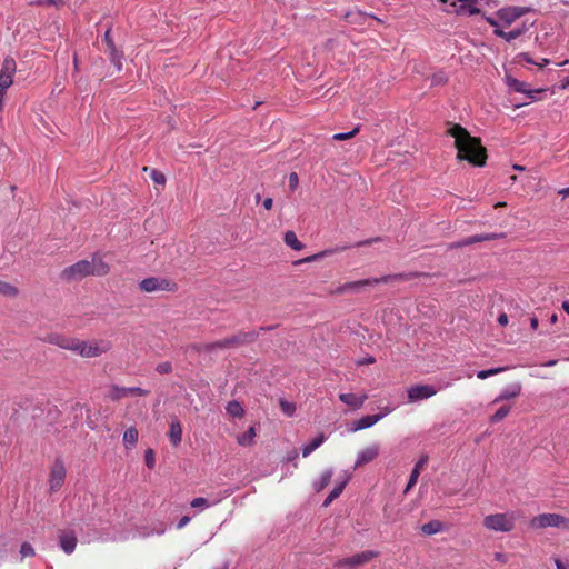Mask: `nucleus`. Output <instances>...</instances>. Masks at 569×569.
<instances>
[{"label":"nucleus","mask_w":569,"mask_h":569,"mask_svg":"<svg viewBox=\"0 0 569 569\" xmlns=\"http://www.w3.org/2000/svg\"><path fill=\"white\" fill-rule=\"evenodd\" d=\"M446 134L455 139L459 160H466L477 167L486 164L487 153L479 138L471 137L467 129L457 123H448Z\"/></svg>","instance_id":"obj_1"},{"label":"nucleus","mask_w":569,"mask_h":569,"mask_svg":"<svg viewBox=\"0 0 569 569\" xmlns=\"http://www.w3.org/2000/svg\"><path fill=\"white\" fill-rule=\"evenodd\" d=\"M109 272V266L103 259L94 254L90 260H81L63 270V277L68 280H78L87 276H104Z\"/></svg>","instance_id":"obj_2"},{"label":"nucleus","mask_w":569,"mask_h":569,"mask_svg":"<svg viewBox=\"0 0 569 569\" xmlns=\"http://www.w3.org/2000/svg\"><path fill=\"white\" fill-rule=\"evenodd\" d=\"M76 353L83 358H96L111 350L112 343L107 339L77 340Z\"/></svg>","instance_id":"obj_3"},{"label":"nucleus","mask_w":569,"mask_h":569,"mask_svg":"<svg viewBox=\"0 0 569 569\" xmlns=\"http://www.w3.org/2000/svg\"><path fill=\"white\" fill-rule=\"evenodd\" d=\"M402 274L383 276L380 278H368L363 280L350 281L339 286L335 292L338 295L345 293H357L360 292L365 287L375 286L379 283H387L391 279H402Z\"/></svg>","instance_id":"obj_4"},{"label":"nucleus","mask_w":569,"mask_h":569,"mask_svg":"<svg viewBox=\"0 0 569 569\" xmlns=\"http://www.w3.org/2000/svg\"><path fill=\"white\" fill-rule=\"evenodd\" d=\"M516 517L513 513H495L483 518V526L488 530L509 532L513 529Z\"/></svg>","instance_id":"obj_5"},{"label":"nucleus","mask_w":569,"mask_h":569,"mask_svg":"<svg viewBox=\"0 0 569 569\" xmlns=\"http://www.w3.org/2000/svg\"><path fill=\"white\" fill-rule=\"evenodd\" d=\"M256 338H257V333L253 332V331L239 332V333H237V335H234L232 337H229V338H226L223 340H220V341L211 343L208 347V349L209 350H216L218 348H220V349L233 348V347L246 345L248 342H252V341H254Z\"/></svg>","instance_id":"obj_6"},{"label":"nucleus","mask_w":569,"mask_h":569,"mask_svg":"<svg viewBox=\"0 0 569 569\" xmlns=\"http://www.w3.org/2000/svg\"><path fill=\"white\" fill-rule=\"evenodd\" d=\"M139 288L143 292L174 291L177 284L166 278L149 277L140 281Z\"/></svg>","instance_id":"obj_7"},{"label":"nucleus","mask_w":569,"mask_h":569,"mask_svg":"<svg viewBox=\"0 0 569 569\" xmlns=\"http://www.w3.org/2000/svg\"><path fill=\"white\" fill-rule=\"evenodd\" d=\"M378 556H379L378 551L367 550V551H362L360 553H356L351 557L341 558L335 562L333 567H336V568H341V567L357 568L359 566H362V565L369 562L371 559L377 558Z\"/></svg>","instance_id":"obj_8"},{"label":"nucleus","mask_w":569,"mask_h":569,"mask_svg":"<svg viewBox=\"0 0 569 569\" xmlns=\"http://www.w3.org/2000/svg\"><path fill=\"white\" fill-rule=\"evenodd\" d=\"M532 528L555 527L565 529V517L558 513H541L531 520Z\"/></svg>","instance_id":"obj_9"},{"label":"nucleus","mask_w":569,"mask_h":569,"mask_svg":"<svg viewBox=\"0 0 569 569\" xmlns=\"http://www.w3.org/2000/svg\"><path fill=\"white\" fill-rule=\"evenodd\" d=\"M67 471L61 460H56L51 466L49 475V489L51 492L58 491L62 488L66 480Z\"/></svg>","instance_id":"obj_10"},{"label":"nucleus","mask_w":569,"mask_h":569,"mask_svg":"<svg viewBox=\"0 0 569 569\" xmlns=\"http://www.w3.org/2000/svg\"><path fill=\"white\" fill-rule=\"evenodd\" d=\"M438 392L431 385H416L408 389V399L410 402L429 399Z\"/></svg>","instance_id":"obj_11"},{"label":"nucleus","mask_w":569,"mask_h":569,"mask_svg":"<svg viewBox=\"0 0 569 569\" xmlns=\"http://www.w3.org/2000/svg\"><path fill=\"white\" fill-rule=\"evenodd\" d=\"M531 8L529 7H506L498 10V17L507 24H511L520 17L529 13Z\"/></svg>","instance_id":"obj_12"},{"label":"nucleus","mask_w":569,"mask_h":569,"mask_svg":"<svg viewBox=\"0 0 569 569\" xmlns=\"http://www.w3.org/2000/svg\"><path fill=\"white\" fill-rule=\"evenodd\" d=\"M16 72V61L6 58L0 70V91H6L12 84V77Z\"/></svg>","instance_id":"obj_13"},{"label":"nucleus","mask_w":569,"mask_h":569,"mask_svg":"<svg viewBox=\"0 0 569 569\" xmlns=\"http://www.w3.org/2000/svg\"><path fill=\"white\" fill-rule=\"evenodd\" d=\"M77 338L66 337L59 333H50L44 339L46 342L58 346L62 349L73 351L77 349Z\"/></svg>","instance_id":"obj_14"},{"label":"nucleus","mask_w":569,"mask_h":569,"mask_svg":"<svg viewBox=\"0 0 569 569\" xmlns=\"http://www.w3.org/2000/svg\"><path fill=\"white\" fill-rule=\"evenodd\" d=\"M379 451L380 446L378 443H372L366 447L365 449L360 450L357 455L355 469L375 460L378 457Z\"/></svg>","instance_id":"obj_15"},{"label":"nucleus","mask_w":569,"mask_h":569,"mask_svg":"<svg viewBox=\"0 0 569 569\" xmlns=\"http://www.w3.org/2000/svg\"><path fill=\"white\" fill-rule=\"evenodd\" d=\"M506 83L512 90H515L517 92L526 93L532 100L536 99V96L538 93L542 92V90H529L526 82H522L511 76L506 77Z\"/></svg>","instance_id":"obj_16"},{"label":"nucleus","mask_w":569,"mask_h":569,"mask_svg":"<svg viewBox=\"0 0 569 569\" xmlns=\"http://www.w3.org/2000/svg\"><path fill=\"white\" fill-rule=\"evenodd\" d=\"M428 461V457L427 456H423L421 457L415 465L411 473H410V477H409V480H408V483L403 490V493H408L410 491V489L417 483L418 481V478L420 476V472L421 470L425 468L426 463Z\"/></svg>","instance_id":"obj_17"},{"label":"nucleus","mask_w":569,"mask_h":569,"mask_svg":"<svg viewBox=\"0 0 569 569\" xmlns=\"http://www.w3.org/2000/svg\"><path fill=\"white\" fill-rule=\"evenodd\" d=\"M380 420H381V416H377V415L363 416L352 423L350 430L356 432V431H359L362 429H367V428L372 427Z\"/></svg>","instance_id":"obj_18"},{"label":"nucleus","mask_w":569,"mask_h":569,"mask_svg":"<svg viewBox=\"0 0 569 569\" xmlns=\"http://www.w3.org/2000/svg\"><path fill=\"white\" fill-rule=\"evenodd\" d=\"M368 396L366 393L361 396H357L355 393H340L339 399L346 403L347 406L359 409L363 406L365 401L367 400Z\"/></svg>","instance_id":"obj_19"},{"label":"nucleus","mask_w":569,"mask_h":569,"mask_svg":"<svg viewBox=\"0 0 569 569\" xmlns=\"http://www.w3.org/2000/svg\"><path fill=\"white\" fill-rule=\"evenodd\" d=\"M59 540H60V547L62 548V550L66 553L70 555L74 551L76 546H77V538L73 532L62 531L59 535Z\"/></svg>","instance_id":"obj_20"},{"label":"nucleus","mask_w":569,"mask_h":569,"mask_svg":"<svg viewBox=\"0 0 569 569\" xmlns=\"http://www.w3.org/2000/svg\"><path fill=\"white\" fill-rule=\"evenodd\" d=\"M521 385L515 382L507 388H505L500 395L493 400V403H498L503 400L517 398L521 393Z\"/></svg>","instance_id":"obj_21"},{"label":"nucleus","mask_w":569,"mask_h":569,"mask_svg":"<svg viewBox=\"0 0 569 569\" xmlns=\"http://www.w3.org/2000/svg\"><path fill=\"white\" fill-rule=\"evenodd\" d=\"M168 437L173 447H177L180 445L181 439H182V427L178 420L171 421L170 427H169Z\"/></svg>","instance_id":"obj_22"},{"label":"nucleus","mask_w":569,"mask_h":569,"mask_svg":"<svg viewBox=\"0 0 569 569\" xmlns=\"http://www.w3.org/2000/svg\"><path fill=\"white\" fill-rule=\"evenodd\" d=\"M500 237H501V234H497V233L476 234V236L467 237V238L460 240V244L466 247V246H471L477 242L495 240Z\"/></svg>","instance_id":"obj_23"},{"label":"nucleus","mask_w":569,"mask_h":569,"mask_svg":"<svg viewBox=\"0 0 569 569\" xmlns=\"http://www.w3.org/2000/svg\"><path fill=\"white\" fill-rule=\"evenodd\" d=\"M103 40L106 41V43L108 46L111 61L117 66L118 70H120L121 69V62H120L121 57L118 53L116 46L110 37V30L106 31Z\"/></svg>","instance_id":"obj_24"},{"label":"nucleus","mask_w":569,"mask_h":569,"mask_svg":"<svg viewBox=\"0 0 569 569\" xmlns=\"http://www.w3.org/2000/svg\"><path fill=\"white\" fill-rule=\"evenodd\" d=\"M138 438H139L138 429L136 427L128 428L123 433L124 447L127 449H132L137 445Z\"/></svg>","instance_id":"obj_25"},{"label":"nucleus","mask_w":569,"mask_h":569,"mask_svg":"<svg viewBox=\"0 0 569 569\" xmlns=\"http://www.w3.org/2000/svg\"><path fill=\"white\" fill-rule=\"evenodd\" d=\"M332 470L331 469H327L325 470L320 477L315 480L313 482V489L317 491V492H320L321 490H323L330 482L331 478H332Z\"/></svg>","instance_id":"obj_26"},{"label":"nucleus","mask_w":569,"mask_h":569,"mask_svg":"<svg viewBox=\"0 0 569 569\" xmlns=\"http://www.w3.org/2000/svg\"><path fill=\"white\" fill-rule=\"evenodd\" d=\"M284 243L296 251H300L305 248L303 243L298 239L293 231H287L283 237Z\"/></svg>","instance_id":"obj_27"},{"label":"nucleus","mask_w":569,"mask_h":569,"mask_svg":"<svg viewBox=\"0 0 569 569\" xmlns=\"http://www.w3.org/2000/svg\"><path fill=\"white\" fill-rule=\"evenodd\" d=\"M256 436L254 427H250L247 432L237 437V442L241 447H250L253 445Z\"/></svg>","instance_id":"obj_28"},{"label":"nucleus","mask_w":569,"mask_h":569,"mask_svg":"<svg viewBox=\"0 0 569 569\" xmlns=\"http://www.w3.org/2000/svg\"><path fill=\"white\" fill-rule=\"evenodd\" d=\"M326 440V437L323 433H320L318 437H316L312 441L305 445L302 447V456L306 458L310 453H312L316 449H318Z\"/></svg>","instance_id":"obj_29"},{"label":"nucleus","mask_w":569,"mask_h":569,"mask_svg":"<svg viewBox=\"0 0 569 569\" xmlns=\"http://www.w3.org/2000/svg\"><path fill=\"white\" fill-rule=\"evenodd\" d=\"M226 410L227 413L233 418H242L244 416V409L237 400L228 402Z\"/></svg>","instance_id":"obj_30"},{"label":"nucleus","mask_w":569,"mask_h":569,"mask_svg":"<svg viewBox=\"0 0 569 569\" xmlns=\"http://www.w3.org/2000/svg\"><path fill=\"white\" fill-rule=\"evenodd\" d=\"M442 529L443 525L438 520L429 521L421 527V531L427 536L436 535L442 531Z\"/></svg>","instance_id":"obj_31"},{"label":"nucleus","mask_w":569,"mask_h":569,"mask_svg":"<svg viewBox=\"0 0 569 569\" xmlns=\"http://www.w3.org/2000/svg\"><path fill=\"white\" fill-rule=\"evenodd\" d=\"M127 396H128V391H127L126 387H119V386L112 385L108 391V397L113 401L119 400Z\"/></svg>","instance_id":"obj_32"},{"label":"nucleus","mask_w":569,"mask_h":569,"mask_svg":"<svg viewBox=\"0 0 569 569\" xmlns=\"http://www.w3.org/2000/svg\"><path fill=\"white\" fill-rule=\"evenodd\" d=\"M19 290L17 287L12 286L9 282L0 280V295L4 297H16L18 296Z\"/></svg>","instance_id":"obj_33"},{"label":"nucleus","mask_w":569,"mask_h":569,"mask_svg":"<svg viewBox=\"0 0 569 569\" xmlns=\"http://www.w3.org/2000/svg\"><path fill=\"white\" fill-rule=\"evenodd\" d=\"M509 412H510V407L503 406L500 409H498L495 415L491 416L490 421L492 423H497V422L501 421L502 419H505Z\"/></svg>","instance_id":"obj_34"},{"label":"nucleus","mask_w":569,"mask_h":569,"mask_svg":"<svg viewBox=\"0 0 569 569\" xmlns=\"http://www.w3.org/2000/svg\"><path fill=\"white\" fill-rule=\"evenodd\" d=\"M505 370H506V368H503V367L492 368V369H488V370H480L477 372V377L479 379L483 380L491 376L498 375Z\"/></svg>","instance_id":"obj_35"},{"label":"nucleus","mask_w":569,"mask_h":569,"mask_svg":"<svg viewBox=\"0 0 569 569\" xmlns=\"http://www.w3.org/2000/svg\"><path fill=\"white\" fill-rule=\"evenodd\" d=\"M349 478H350V477H349L348 475H347V476H345V478H343L339 483H337V485L335 486V488L330 491V495H331L335 499H337V498L341 495V492L343 491V489H345L346 485H347V483H348V481H349Z\"/></svg>","instance_id":"obj_36"},{"label":"nucleus","mask_w":569,"mask_h":569,"mask_svg":"<svg viewBox=\"0 0 569 569\" xmlns=\"http://www.w3.org/2000/svg\"><path fill=\"white\" fill-rule=\"evenodd\" d=\"M280 407L283 413L288 417H292L296 412V405L287 401V400H280Z\"/></svg>","instance_id":"obj_37"},{"label":"nucleus","mask_w":569,"mask_h":569,"mask_svg":"<svg viewBox=\"0 0 569 569\" xmlns=\"http://www.w3.org/2000/svg\"><path fill=\"white\" fill-rule=\"evenodd\" d=\"M358 132H359V127H356L351 131L333 134L332 139L336 140V141L347 140V139H350V138L355 137Z\"/></svg>","instance_id":"obj_38"},{"label":"nucleus","mask_w":569,"mask_h":569,"mask_svg":"<svg viewBox=\"0 0 569 569\" xmlns=\"http://www.w3.org/2000/svg\"><path fill=\"white\" fill-rule=\"evenodd\" d=\"M525 31H526V28H525V27H522V28H516V29H513V30H511V31H508V32L506 33L505 40H506V41H508V42H510V41H512V40H515V39L519 38V37H520Z\"/></svg>","instance_id":"obj_39"},{"label":"nucleus","mask_w":569,"mask_h":569,"mask_svg":"<svg viewBox=\"0 0 569 569\" xmlns=\"http://www.w3.org/2000/svg\"><path fill=\"white\" fill-rule=\"evenodd\" d=\"M150 178L151 180L157 183V184H164L166 183V177L162 172L156 170V169H152L151 172H150Z\"/></svg>","instance_id":"obj_40"},{"label":"nucleus","mask_w":569,"mask_h":569,"mask_svg":"<svg viewBox=\"0 0 569 569\" xmlns=\"http://www.w3.org/2000/svg\"><path fill=\"white\" fill-rule=\"evenodd\" d=\"M212 503H209L208 500L206 498H202V497H199V498H194L193 500H191L190 502V506L192 508H201V509H204V508H208L210 507Z\"/></svg>","instance_id":"obj_41"},{"label":"nucleus","mask_w":569,"mask_h":569,"mask_svg":"<svg viewBox=\"0 0 569 569\" xmlns=\"http://www.w3.org/2000/svg\"><path fill=\"white\" fill-rule=\"evenodd\" d=\"M146 465L149 469H152L156 465V456L152 449L146 450L144 453Z\"/></svg>","instance_id":"obj_42"},{"label":"nucleus","mask_w":569,"mask_h":569,"mask_svg":"<svg viewBox=\"0 0 569 569\" xmlns=\"http://www.w3.org/2000/svg\"><path fill=\"white\" fill-rule=\"evenodd\" d=\"M20 553H21L22 558L31 557V556H34V549L32 548V546L29 542H23L21 545Z\"/></svg>","instance_id":"obj_43"},{"label":"nucleus","mask_w":569,"mask_h":569,"mask_svg":"<svg viewBox=\"0 0 569 569\" xmlns=\"http://www.w3.org/2000/svg\"><path fill=\"white\" fill-rule=\"evenodd\" d=\"M461 10L469 13V14H478L480 12V10L475 6V1L472 2H469V3H463L461 6Z\"/></svg>","instance_id":"obj_44"},{"label":"nucleus","mask_w":569,"mask_h":569,"mask_svg":"<svg viewBox=\"0 0 569 569\" xmlns=\"http://www.w3.org/2000/svg\"><path fill=\"white\" fill-rule=\"evenodd\" d=\"M298 184H299V177L296 172H291L289 174V188L290 190H296L298 188Z\"/></svg>","instance_id":"obj_45"},{"label":"nucleus","mask_w":569,"mask_h":569,"mask_svg":"<svg viewBox=\"0 0 569 569\" xmlns=\"http://www.w3.org/2000/svg\"><path fill=\"white\" fill-rule=\"evenodd\" d=\"M128 396L134 395V396H146L148 395V391L140 388V387H129L127 388Z\"/></svg>","instance_id":"obj_46"},{"label":"nucleus","mask_w":569,"mask_h":569,"mask_svg":"<svg viewBox=\"0 0 569 569\" xmlns=\"http://www.w3.org/2000/svg\"><path fill=\"white\" fill-rule=\"evenodd\" d=\"M172 370L170 362H161L157 366V371L159 373H169Z\"/></svg>","instance_id":"obj_47"},{"label":"nucleus","mask_w":569,"mask_h":569,"mask_svg":"<svg viewBox=\"0 0 569 569\" xmlns=\"http://www.w3.org/2000/svg\"><path fill=\"white\" fill-rule=\"evenodd\" d=\"M62 3H63L62 0H39L38 1V4H41V6H59Z\"/></svg>","instance_id":"obj_48"},{"label":"nucleus","mask_w":569,"mask_h":569,"mask_svg":"<svg viewBox=\"0 0 569 569\" xmlns=\"http://www.w3.org/2000/svg\"><path fill=\"white\" fill-rule=\"evenodd\" d=\"M393 411V408L392 407H385L381 409V411L379 413H377V416H381V419L385 418L386 416H388L389 413H391Z\"/></svg>","instance_id":"obj_49"},{"label":"nucleus","mask_w":569,"mask_h":569,"mask_svg":"<svg viewBox=\"0 0 569 569\" xmlns=\"http://www.w3.org/2000/svg\"><path fill=\"white\" fill-rule=\"evenodd\" d=\"M189 521H190V517H188V516L182 517L180 519V521L178 522L177 528L182 529L184 526H187L189 523Z\"/></svg>","instance_id":"obj_50"},{"label":"nucleus","mask_w":569,"mask_h":569,"mask_svg":"<svg viewBox=\"0 0 569 569\" xmlns=\"http://www.w3.org/2000/svg\"><path fill=\"white\" fill-rule=\"evenodd\" d=\"M272 206H273V200L272 198H266L263 200V207L266 210H271L272 209Z\"/></svg>","instance_id":"obj_51"},{"label":"nucleus","mask_w":569,"mask_h":569,"mask_svg":"<svg viewBox=\"0 0 569 569\" xmlns=\"http://www.w3.org/2000/svg\"><path fill=\"white\" fill-rule=\"evenodd\" d=\"M498 323L500 326H506L508 323V316L506 313H501L499 317H498Z\"/></svg>","instance_id":"obj_52"},{"label":"nucleus","mask_w":569,"mask_h":569,"mask_svg":"<svg viewBox=\"0 0 569 569\" xmlns=\"http://www.w3.org/2000/svg\"><path fill=\"white\" fill-rule=\"evenodd\" d=\"M555 562L558 569H569V563H565L560 559H556Z\"/></svg>","instance_id":"obj_53"},{"label":"nucleus","mask_w":569,"mask_h":569,"mask_svg":"<svg viewBox=\"0 0 569 569\" xmlns=\"http://www.w3.org/2000/svg\"><path fill=\"white\" fill-rule=\"evenodd\" d=\"M493 33L497 36V37H500L502 39H505L506 37V31H503L502 29L499 28V26L493 30Z\"/></svg>","instance_id":"obj_54"},{"label":"nucleus","mask_w":569,"mask_h":569,"mask_svg":"<svg viewBox=\"0 0 569 569\" xmlns=\"http://www.w3.org/2000/svg\"><path fill=\"white\" fill-rule=\"evenodd\" d=\"M538 326H539L538 318H537V317H531V318H530V327H531L533 330H537Z\"/></svg>","instance_id":"obj_55"},{"label":"nucleus","mask_w":569,"mask_h":569,"mask_svg":"<svg viewBox=\"0 0 569 569\" xmlns=\"http://www.w3.org/2000/svg\"><path fill=\"white\" fill-rule=\"evenodd\" d=\"M520 58L523 59L527 63H536L528 53H521Z\"/></svg>","instance_id":"obj_56"},{"label":"nucleus","mask_w":569,"mask_h":569,"mask_svg":"<svg viewBox=\"0 0 569 569\" xmlns=\"http://www.w3.org/2000/svg\"><path fill=\"white\" fill-rule=\"evenodd\" d=\"M333 500H335V498L329 493L328 497L323 501V506L328 507Z\"/></svg>","instance_id":"obj_57"},{"label":"nucleus","mask_w":569,"mask_h":569,"mask_svg":"<svg viewBox=\"0 0 569 569\" xmlns=\"http://www.w3.org/2000/svg\"><path fill=\"white\" fill-rule=\"evenodd\" d=\"M486 20L490 26L495 27V29L498 27V22L493 18L488 17Z\"/></svg>","instance_id":"obj_58"},{"label":"nucleus","mask_w":569,"mask_h":569,"mask_svg":"<svg viewBox=\"0 0 569 569\" xmlns=\"http://www.w3.org/2000/svg\"><path fill=\"white\" fill-rule=\"evenodd\" d=\"M373 362H375V358L373 357H369V358L363 359L359 363L360 365H366V363H373Z\"/></svg>","instance_id":"obj_59"},{"label":"nucleus","mask_w":569,"mask_h":569,"mask_svg":"<svg viewBox=\"0 0 569 569\" xmlns=\"http://www.w3.org/2000/svg\"><path fill=\"white\" fill-rule=\"evenodd\" d=\"M463 246L460 244V241H457V242H452L451 244H449V248L450 249H458V248H462Z\"/></svg>","instance_id":"obj_60"},{"label":"nucleus","mask_w":569,"mask_h":569,"mask_svg":"<svg viewBox=\"0 0 569 569\" xmlns=\"http://www.w3.org/2000/svg\"><path fill=\"white\" fill-rule=\"evenodd\" d=\"M559 194H561L562 197H569V188H563L559 190Z\"/></svg>","instance_id":"obj_61"},{"label":"nucleus","mask_w":569,"mask_h":569,"mask_svg":"<svg viewBox=\"0 0 569 569\" xmlns=\"http://www.w3.org/2000/svg\"><path fill=\"white\" fill-rule=\"evenodd\" d=\"M562 309L566 311V313L569 315V301H563L562 302Z\"/></svg>","instance_id":"obj_62"},{"label":"nucleus","mask_w":569,"mask_h":569,"mask_svg":"<svg viewBox=\"0 0 569 569\" xmlns=\"http://www.w3.org/2000/svg\"><path fill=\"white\" fill-rule=\"evenodd\" d=\"M565 530H569V518L565 517Z\"/></svg>","instance_id":"obj_63"},{"label":"nucleus","mask_w":569,"mask_h":569,"mask_svg":"<svg viewBox=\"0 0 569 569\" xmlns=\"http://www.w3.org/2000/svg\"><path fill=\"white\" fill-rule=\"evenodd\" d=\"M214 569H228V566L227 565H222V566H219V567H217Z\"/></svg>","instance_id":"obj_64"}]
</instances>
